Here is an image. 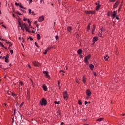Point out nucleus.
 Masks as SVG:
<instances>
[{
	"label": "nucleus",
	"mask_w": 125,
	"mask_h": 125,
	"mask_svg": "<svg viewBox=\"0 0 125 125\" xmlns=\"http://www.w3.org/2000/svg\"><path fill=\"white\" fill-rule=\"evenodd\" d=\"M40 104L41 106H46L47 104V102L46 101V99L43 98L40 101Z\"/></svg>",
	"instance_id": "obj_1"
},
{
	"label": "nucleus",
	"mask_w": 125,
	"mask_h": 125,
	"mask_svg": "<svg viewBox=\"0 0 125 125\" xmlns=\"http://www.w3.org/2000/svg\"><path fill=\"white\" fill-rule=\"evenodd\" d=\"M90 57H91V55L89 54L87 56H86L84 58V62L86 65H88L89 64V62L88 61V60L90 59Z\"/></svg>",
	"instance_id": "obj_2"
},
{
	"label": "nucleus",
	"mask_w": 125,
	"mask_h": 125,
	"mask_svg": "<svg viewBox=\"0 0 125 125\" xmlns=\"http://www.w3.org/2000/svg\"><path fill=\"white\" fill-rule=\"evenodd\" d=\"M23 27L25 29L26 32H28V33H32V31H31L29 29V25H27V24L24 23L23 24Z\"/></svg>",
	"instance_id": "obj_3"
},
{
	"label": "nucleus",
	"mask_w": 125,
	"mask_h": 125,
	"mask_svg": "<svg viewBox=\"0 0 125 125\" xmlns=\"http://www.w3.org/2000/svg\"><path fill=\"white\" fill-rule=\"evenodd\" d=\"M63 98L65 100H68L69 99V95H68V92H67V91L63 92Z\"/></svg>",
	"instance_id": "obj_4"
},
{
	"label": "nucleus",
	"mask_w": 125,
	"mask_h": 125,
	"mask_svg": "<svg viewBox=\"0 0 125 125\" xmlns=\"http://www.w3.org/2000/svg\"><path fill=\"white\" fill-rule=\"evenodd\" d=\"M104 29L103 28V27H101L100 28L98 34L99 37H102V32L103 31H104Z\"/></svg>",
	"instance_id": "obj_5"
},
{
	"label": "nucleus",
	"mask_w": 125,
	"mask_h": 125,
	"mask_svg": "<svg viewBox=\"0 0 125 125\" xmlns=\"http://www.w3.org/2000/svg\"><path fill=\"white\" fill-rule=\"evenodd\" d=\"M43 20H44V16H41L38 18V22H43Z\"/></svg>",
	"instance_id": "obj_6"
},
{
	"label": "nucleus",
	"mask_w": 125,
	"mask_h": 125,
	"mask_svg": "<svg viewBox=\"0 0 125 125\" xmlns=\"http://www.w3.org/2000/svg\"><path fill=\"white\" fill-rule=\"evenodd\" d=\"M85 13H86V14H94L95 11H85Z\"/></svg>",
	"instance_id": "obj_7"
},
{
	"label": "nucleus",
	"mask_w": 125,
	"mask_h": 125,
	"mask_svg": "<svg viewBox=\"0 0 125 125\" xmlns=\"http://www.w3.org/2000/svg\"><path fill=\"white\" fill-rule=\"evenodd\" d=\"M33 64L35 67H41V64L37 62H33Z\"/></svg>",
	"instance_id": "obj_8"
},
{
	"label": "nucleus",
	"mask_w": 125,
	"mask_h": 125,
	"mask_svg": "<svg viewBox=\"0 0 125 125\" xmlns=\"http://www.w3.org/2000/svg\"><path fill=\"white\" fill-rule=\"evenodd\" d=\"M120 4V1L117 0L113 5V8H117L118 7V5Z\"/></svg>",
	"instance_id": "obj_9"
},
{
	"label": "nucleus",
	"mask_w": 125,
	"mask_h": 125,
	"mask_svg": "<svg viewBox=\"0 0 125 125\" xmlns=\"http://www.w3.org/2000/svg\"><path fill=\"white\" fill-rule=\"evenodd\" d=\"M86 94L87 96H91V91L89 89H87L86 91Z\"/></svg>",
	"instance_id": "obj_10"
},
{
	"label": "nucleus",
	"mask_w": 125,
	"mask_h": 125,
	"mask_svg": "<svg viewBox=\"0 0 125 125\" xmlns=\"http://www.w3.org/2000/svg\"><path fill=\"white\" fill-rule=\"evenodd\" d=\"M43 74H45V75L47 78H48V79H50V76H49V74H48V71H43Z\"/></svg>",
	"instance_id": "obj_11"
},
{
	"label": "nucleus",
	"mask_w": 125,
	"mask_h": 125,
	"mask_svg": "<svg viewBox=\"0 0 125 125\" xmlns=\"http://www.w3.org/2000/svg\"><path fill=\"white\" fill-rule=\"evenodd\" d=\"M82 81L83 83L84 84H85V83H86V78H85V76H83V79L82 80Z\"/></svg>",
	"instance_id": "obj_12"
},
{
	"label": "nucleus",
	"mask_w": 125,
	"mask_h": 125,
	"mask_svg": "<svg viewBox=\"0 0 125 125\" xmlns=\"http://www.w3.org/2000/svg\"><path fill=\"white\" fill-rule=\"evenodd\" d=\"M98 40V37L97 36L94 37L93 39V42H94V43L95 42H97Z\"/></svg>",
	"instance_id": "obj_13"
},
{
	"label": "nucleus",
	"mask_w": 125,
	"mask_h": 125,
	"mask_svg": "<svg viewBox=\"0 0 125 125\" xmlns=\"http://www.w3.org/2000/svg\"><path fill=\"white\" fill-rule=\"evenodd\" d=\"M117 15V11H113V14L112 15V17L113 18H115L116 17V16Z\"/></svg>",
	"instance_id": "obj_14"
},
{
	"label": "nucleus",
	"mask_w": 125,
	"mask_h": 125,
	"mask_svg": "<svg viewBox=\"0 0 125 125\" xmlns=\"http://www.w3.org/2000/svg\"><path fill=\"white\" fill-rule=\"evenodd\" d=\"M56 115L57 116H59L60 117V115H61V112H60V110L58 109V111L56 112Z\"/></svg>",
	"instance_id": "obj_15"
},
{
	"label": "nucleus",
	"mask_w": 125,
	"mask_h": 125,
	"mask_svg": "<svg viewBox=\"0 0 125 125\" xmlns=\"http://www.w3.org/2000/svg\"><path fill=\"white\" fill-rule=\"evenodd\" d=\"M42 88L44 91H46V90H47V87L45 86V84L43 85Z\"/></svg>",
	"instance_id": "obj_16"
},
{
	"label": "nucleus",
	"mask_w": 125,
	"mask_h": 125,
	"mask_svg": "<svg viewBox=\"0 0 125 125\" xmlns=\"http://www.w3.org/2000/svg\"><path fill=\"white\" fill-rule=\"evenodd\" d=\"M19 25L20 28H21V30L22 31H23V32H24L25 31V29H24V27H23V25H22V26H21V24L20 23V22H19Z\"/></svg>",
	"instance_id": "obj_17"
},
{
	"label": "nucleus",
	"mask_w": 125,
	"mask_h": 125,
	"mask_svg": "<svg viewBox=\"0 0 125 125\" xmlns=\"http://www.w3.org/2000/svg\"><path fill=\"white\" fill-rule=\"evenodd\" d=\"M89 67L90 70H91V71H92L93 70V69H94V65H93V64H90L89 65Z\"/></svg>",
	"instance_id": "obj_18"
},
{
	"label": "nucleus",
	"mask_w": 125,
	"mask_h": 125,
	"mask_svg": "<svg viewBox=\"0 0 125 125\" xmlns=\"http://www.w3.org/2000/svg\"><path fill=\"white\" fill-rule=\"evenodd\" d=\"M104 58L107 61L109 59V56H108V55H106V56H104Z\"/></svg>",
	"instance_id": "obj_19"
},
{
	"label": "nucleus",
	"mask_w": 125,
	"mask_h": 125,
	"mask_svg": "<svg viewBox=\"0 0 125 125\" xmlns=\"http://www.w3.org/2000/svg\"><path fill=\"white\" fill-rule=\"evenodd\" d=\"M83 52V51H82V49H79V50H78L77 51V53L78 54H82V53Z\"/></svg>",
	"instance_id": "obj_20"
},
{
	"label": "nucleus",
	"mask_w": 125,
	"mask_h": 125,
	"mask_svg": "<svg viewBox=\"0 0 125 125\" xmlns=\"http://www.w3.org/2000/svg\"><path fill=\"white\" fill-rule=\"evenodd\" d=\"M67 31L69 33H71V32H72V27H67Z\"/></svg>",
	"instance_id": "obj_21"
},
{
	"label": "nucleus",
	"mask_w": 125,
	"mask_h": 125,
	"mask_svg": "<svg viewBox=\"0 0 125 125\" xmlns=\"http://www.w3.org/2000/svg\"><path fill=\"white\" fill-rule=\"evenodd\" d=\"M112 13H113V12H111V11H109L107 14V16H111V15H112Z\"/></svg>",
	"instance_id": "obj_22"
},
{
	"label": "nucleus",
	"mask_w": 125,
	"mask_h": 125,
	"mask_svg": "<svg viewBox=\"0 0 125 125\" xmlns=\"http://www.w3.org/2000/svg\"><path fill=\"white\" fill-rule=\"evenodd\" d=\"M37 39L38 41L41 39V35H40V34L37 35Z\"/></svg>",
	"instance_id": "obj_23"
},
{
	"label": "nucleus",
	"mask_w": 125,
	"mask_h": 125,
	"mask_svg": "<svg viewBox=\"0 0 125 125\" xmlns=\"http://www.w3.org/2000/svg\"><path fill=\"white\" fill-rule=\"evenodd\" d=\"M99 8H100V5L98 4L96 6L95 9L96 10H99Z\"/></svg>",
	"instance_id": "obj_24"
},
{
	"label": "nucleus",
	"mask_w": 125,
	"mask_h": 125,
	"mask_svg": "<svg viewBox=\"0 0 125 125\" xmlns=\"http://www.w3.org/2000/svg\"><path fill=\"white\" fill-rule=\"evenodd\" d=\"M102 120H103V118H98L96 120V121L97 122H101V121H102Z\"/></svg>",
	"instance_id": "obj_25"
},
{
	"label": "nucleus",
	"mask_w": 125,
	"mask_h": 125,
	"mask_svg": "<svg viewBox=\"0 0 125 125\" xmlns=\"http://www.w3.org/2000/svg\"><path fill=\"white\" fill-rule=\"evenodd\" d=\"M90 30V24L88 25L87 28V32H89V30Z\"/></svg>",
	"instance_id": "obj_26"
},
{
	"label": "nucleus",
	"mask_w": 125,
	"mask_h": 125,
	"mask_svg": "<svg viewBox=\"0 0 125 125\" xmlns=\"http://www.w3.org/2000/svg\"><path fill=\"white\" fill-rule=\"evenodd\" d=\"M94 31H95V26H93L92 29V34H94Z\"/></svg>",
	"instance_id": "obj_27"
},
{
	"label": "nucleus",
	"mask_w": 125,
	"mask_h": 125,
	"mask_svg": "<svg viewBox=\"0 0 125 125\" xmlns=\"http://www.w3.org/2000/svg\"><path fill=\"white\" fill-rule=\"evenodd\" d=\"M123 6L122 4H121L120 5V7L118 10V11H120L121 9H122V6Z\"/></svg>",
	"instance_id": "obj_28"
},
{
	"label": "nucleus",
	"mask_w": 125,
	"mask_h": 125,
	"mask_svg": "<svg viewBox=\"0 0 125 125\" xmlns=\"http://www.w3.org/2000/svg\"><path fill=\"white\" fill-rule=\"evenodd\" d=\"M54 103L56 104H59V103H60V102L59 101H54Z\"/></svg>",
	"instance_id": "obj_29"
},
{
	"label": "nucleus",
	"mask_w": 125,
	"mask_h": 125,
	"mask_svg": "<svg viewBox=\"0 0 125 125\" xmlns=\"http://www.w3.org/2000/svg\"><path fill=\"white\" fill-rule=\"evenodd\" d=\"M0 45H1V46L3 47V48H6L5 46H4V45H3V44H2V43H1V42H0Z\"/></svg>",
	"instance_id": "obj_30"
},
{
	"label": "nucleus",
	"mask_w": 125,
	"mask_h": 125,
	"mask_svg": "<svg viewBox=\"0 0 125 125\" xmlns=\"http://www.w3.org/2000/svg\"><path fill=\"white\" fill-rule=\"evenodd\" d=\"M76 83H78V84H80V82H79V79L78 78L76 79Z\"/></svg>",
	"instance_id": "obj_31"
},
{
	"label": "nucleus",
	"mask_w": 125,
	"mask_h": 125,
	"mask_svg": "<svg viewBox=\"0 0 125 125\" xmlns=\"http://www.w3.org/2000/svg\"><path fill=\"white\" fill-rule=\"evenodd\" d=\"M23 105H24V102L21 103V104L20 105V108H22Z\"/></svg>",
	"instance_id": "obj_32"
},
{
	"label": "nucleus",
	"mask_w": 125,
	"mask_h": 125,
	"mask_svg": "<svg viewBox=\"0 0 125 125\" xmlns=\"http://www.w3.org/2000/svg\"><path fill=\"white\" fill-rule=\"evenodd\" d=\"M78 104H79V105H82V104H83V103L80 100L78 101Z\"/></svg>",
	"instance_id": "obj_33"
},
{
	"label": "nucleus",
	"mask_w": 125,
	"mask_h": 125,
	"mask_svg": "<svg viewBox=\"0 0 125 125\" xmlns=\"http://www.w3.org/2000/svg\"><path fill=\"white\" fill-rule=\"evenodd\" d=\"M87 104H90V102L85 101V105H87Z\"/></svg>",
	"instance_id": "obj_34"
},
{
	"label": "nucleus",
	"mask_w": 125,
	"mask_h": 125,
	"mask_svg": "<svg viewBox=\"0 0 125 125\" xmlns=\"http://www.w3.org/2000/svg\"><path fill=\"white\" fill-rule=\"evenodd\" d=\"M9 58V55H8V54H7L6 56H5V59H8Z\"/></svg>",
	"instance_id": "obj_35"
},
{
	"label": "nucleus",
	"mask_w": 125,
	"mask_h": 125,
	"mask_svg": "<svg viewBox=\"0 0 125 125\" xmlns=\"http://www.w3.org/2000/svg\"><path fill=\"white\" fill-rule=\"evenodd\" d=\"M5 59V63H8V62H9L8 61V59Z\"/></svg>",
	"instance_id": "obj_36"
},
{
	"label": "nucleus",
	"mask_w": 125,
	"mask_h": 125,
	"mask_svg": "<svg viewBox=\"0 0 125 125\" xmlns=\"http://www.w3.org/2000/svg\"><path fill=\"white\" fill-rule=\"evenodd\" d=\"M19 84L21 85H23V84H24V83H23V82H22L21 81H20L19 82Z\"/></svg>",
	"instance_id": "obj_37"
},
{
	"label": "nucleus",
	"mask_w": 125,
	"mask_h": 125,
	"mask_svg": "<svg viewBox=\"0 0 125 125\" xmlns=\"http://www.w3.org/2000/svg\"><path fill=\"white\" fill-rule=\"evenodd\" d=\"M16 14H18V15H22V14L19 13V12H16Z\"/></svg>",
	"instance_id": "obj_38"
},
{
	"label": "nucleus",
	"mask_w": 125,
	"mask_h": 125,
	"mask_svg": "<svg viewBox=\"0 0 125 125\" xmlns=\"http://www.w3.org/2000/svg\"><path fill=\"white\" fill-rule=\"evenodd\" d=\"M116 1V0H110L109 2H115Z\"/></svg>",
	"instance_id": "obj_39"
},
{
	"label": "nucleus",
	"mask_w": 125,
	"mask_h": 125,
	"mask_svg": "<svg viewBox=\"0 0 125 125\" xmlns=\"http://www.w3.org/2000/svg\"><path fill=\"white\" fill-rule=\"evenodd\" d=\"M28 24H32V21H30V20L27 19Z\"/></svg>",
	"instance_id": "obj_40"
},
{
	"label": "nucleus",
	"mask_w": 125,
	"mask_h": 125,
	"mask_svg": "<svg viewBox=\"0 0 125 125\" xmlns=\"http://www.w3.org/2000/svg\"><path fill=\"white\" fill-rule=\"evenodd\" d=\"M28 11H29V13L30 14H31V13H32V10H31V9H29L28 10Z\"/></svg>",
	"instance_id": "obj_41"
},
{
	"label": "nucleus",
	"mask_w": 125,
	"mask_h": 125,
	"mask_svg": "<svg viewBox=\"0 0 125 125\" xmlns=\"http://www.w3.org/2000/svg\"><path fill=\"white\" fill-rule=\"evenodd\" d=\"M30 39V41H33V38H32V37H29L28 38V39Z\"/></svg>",
	"instance_id": "obj_42"
},
{
	"label": "nucleus",
	"mask_w": 125,
	"mask_h": 125,
	"mask_svg": "<svg viewBox=\"0 0 125 125\" xmlns=\"http://www.w3.org/2000/svg\"><path fill=\"white\" fill-rule=\"evenodd\" d=\"M15 5H16V6H19V4L17 3V2H15Z\"/></svg>",
	"instance_id": "obj_43"
},
{
	"label": "nucleus",
	"mask_w": 125,
	"mask_h": 125,
	"mask_svg": "<svg viewBox=\"0 0 125 125\" xmlns=\"http://www.w3.org/2000/svg\"><path fill=\"white\" fill-rule=\"evenodd\" d=\"M93 75H94L95 77H96V76H97V75H96V72H93Z\"/></svg>",
	"instance_id": "obj_44"
},
{
	"label": "nucleus",
	"mask_w": 125,
	"mask_h": 125,
	"mask_svg": "<svg viewBox=\"0 0 125 125\" xmlns=\"http://www.w3.org/2000/svg\"><path fill=\"white\" fill-rule=\"evenodd\" d=\"M10 52L11 54H13V50H10Z\"/></svg>",
	"instance_id": "obj_45"
},
{
	"label": "nucleus",
	"mask_w": 125,
	"mask_h": 125,
	"mask_svg": "<svg viewBox=\"0 0 125 125\" xmlns=\"http://www.w3.org/2000/svg\"><path fill=\"white\" fill-rule=\"evenodd\" d=\"M47 50H46L44 52H43V54H46L47 53Z\"/></svg>",
	"instance_id": "obj_46"
},
{
	"label": "nucleus",
	"mask_w": 125,
	"mask_h": 125,
	"mask_svg": "<svg viewBox=\"0 0 125 125\" xmlns=\"http://www.w3.org/2000/svg\"><path fill=\"white\" fill-rule=\"evenodd\" d=\"M12 124H13V123H14V118H13L12 119Z\"/></svg>",
	"instance_id": "obj_47"
},
{
	"label": "nucleus",
	"mask_w": 125,
	"mask_h": 125,
	"mask_svg": "<svg viewBox=\"0 0 125 125\" xmlns=\"http://www.w3.org/2000/svg\"><path fill=\"white\" fill-rule=\"evenodd\" d=\"M6 43H7L8 44H10V42L7 41V40H6Z\"/></svg>",
	"instance_id": "obj_48"
},
{
	"label": "nucleus",
	"mask_w": 125,
	"mask_h": 125,
	"mask_svg": "<svg viewBox=\"0 0 125 125\" xmlns=\"http://www.w3.org/2000/svg\"><path fill=\"white\" fill-rule=\"evenodd\" d=\"M20 8H24V7H23V6H22L21 4H20Z\"/></svg>",
	"instance_id": "obj_49"
},
{
	"label": "nucleus",
	"mask_w": 125,
	"mask_h": 125,
	"mask_svg": "<svg viewBox=\"0 0 125 125\" xmlns=\"http://www.w3.org/2000/svg\"><path fill=\"white\" fill-rule=\"evenodd\" d=\"M116 19H117V20H119V19H120L119 18V16H116Z\"/></svg>",
	"instance_id": "obj_50"
},
{
	"label": "nucleus",
	"mask_w": 125,
	"mask_h": 125,
	"mask_svg": "<svg viewBox=\"0 0 125 125\" xmlns=\"http://www.w3.org/2000/svg\"><path fill=\"white\" fill-rule=\"evenodd\" d=\"M35 45H36V46H37V47H39V46L38 45V44L36 42H35Z\"/></svg>",
	"instance_id": "obj_51"
},
{
	"label": "nucleus",
	"mask_w": 125,
	"mask_h": 125,
	"mask_svg": "<svg viewBox=\"0 0 125 125\" xmlns=\"http://www.w3.org/2000/svg\"><path fill=\"white\" fill-rule=\"evenodd\" d=\"M12 96H13V97H14V96H17H17H16V95L15 94L13 93L12 94Z\"/></svg>",
	"instance_id": "obj_52"
},
{
	"label": "nucleus",
	"mask_w": 125,
	"mask_h": 125,
	"mask_svg": "<svg viewBox=\"0 0 125 125\" xmlns=\"http://www.w3.org/2000/svg\"><path fill=\"white\" fill-rule=\"evenodd\" d=\"M58 86H60V82L59 81H58Z\"/></svg>",
	"instance_id": "obj_53"
},
{
	"label": "nucleus",
	"mask_w": 125,
	"mask_h": 125,
	"mask_svg": "<svg viewBox=\"0 0 125 125\" xmlns=\"http://www.w3.org/2000/svg\"><path fill=\"white\" fill-rule=\"evenodd\" d=\"M37 23H38V21H34L35 25H37Z\"/></svg>",
	"instance_id": "obj_54"
},
{
	"label": "nucleus",
	"mask_w": 125,
	"mask_h": 125,
	"mask_svg": "<svg viewBox=\"0 0 125 125\" xmlns=\"http://www.w3.org/2000/svg\"><path fill=\"white\" fill-rule=\"evenodd\" d=\"M51 48V47H48L47 48V50L48 51V50H49V49H50Z\"/></svg>",
	"instance_id": "obj_55"
},
{
	"label": "nucleus",
	"mask_w": 125,
	"mask_h": 125,
	"mask_svg": "<svg viewBox=\"0 0 125 125\" xmlns=\"http://www.w3.org/2000/svg\"><path fill=\"white\" fill-rule=\"evenodd\" d=\"M36 27L37 28V31H39V25L36 24Z\"/></svg>",
	"instance_id": "obj_56"
},
{
	"label": "nucleus",
	"mask_w": 125,
	"mask_h": 125,
	"mask_svg": "<svg viewBox=\"0 0 125 125\" xmlns=\"http://www.w3.org/2000/svg\"><path fill=\"white\" fill-rule=\"evenodd\" d=\"M27 20H28V19H26V18H24V19H23V21H27Z\"/></svg>",
	"instance_id": "obj_57"
},
{
	"label": "nucleus",
	"mask_w": 125,
	"mask_h": 125,
	"mask_svg": "<svg viewBox=\"0 0 125 125\" xmlns=\"http://www.w3.org/2000/svg\"><path fill=\"white\" fill-rule=\"evenodd\" d=\"M64 125V122H61L60 125Z\"/></svg>",
	"instance_id": "obj_58"
},
{
	"label": "nucleus",
	"mask_w": 125,
	"mask_h": 125,
	"mask_svg": "<svg viewBox=\"0 0 125 125\" xmlns=\"http://www.w3.org/2000/svg\"><path fill=\"white\" fill-rule=\"evenodd\" d=\"M55 38L56 40H58V36H56Z\"/></svg>",
	"instance_id": "obj_59"
},
{
	"label": "nucleus",
	"mask_w": 125,
	"mask_h": 125,
	"mask_svg": "<svg viewBox=\"0 0 125 125\" xmlns=\"http://www.w3.org/2000/svg\"><path fill=\"white\" fill-rule=\"evenodd\" d=\"M2 26L3 27V28H4L5 29H6V26H5L4 25H2Z\"/></svg>",
	"instance_id": "obj_60"
},
{
	"label": "nucleus",
	"mask_w": 125,
	"mask_h": 125,
	"mask_svg": "<svg viewBox=\"0 0 125 125\" xmlns=\"http://www.w3.org/2000/svg\"><path fill=\"white\" fill-rule=\"evenodd\" d=\"M60 72H62V73H65V71H64V70H61L60 71Z\"/></svg>",
	"instance_id": "obj_61"
},
{
	"label": "nucleus",
	"mask_w": 125,
	"mask_h": 125,
	"mask_svg": "<svg viewBox=\"0 0 125 125\" xmlns=\"http://www.w3.org/2000/svg\"><path fill=\"white\" fill-rule=\"evenodd\" d=\"M32 15H36V14H35V13H34V11L32 12Z\"/></svg>",
	"instance_id": "obj_62"
},
{
	"label": "nucleus",
	"mask_w": 125,
	"mask_h": 125,
	"mask_svg": "<svg viewBox=\"0 0 125 125\" xmlns=\"http://www.w3.org/2000/svg\"><path fill=\"white\" fill-rule=\"evenodd\" d=\"M28 66L29 68H30V69H31V65L30 64H28Z\"/></svg>",
	"instance_id": "obj_63"
},
{
	"label": "nucleus",
	"mask_w": 125,
	"mask_h": 125,
	"mask_svg": "<svg viewBox=\"0 0 125 125\" xmlns=\"http://www.w3.org/2000/svg\"><path fill=\"white\" fill-rule=\"evenodd\" d=\"M83 125H88V124H83Z\"/></svg>",
	"instance_id": "obj_64"
}]
</instances>
